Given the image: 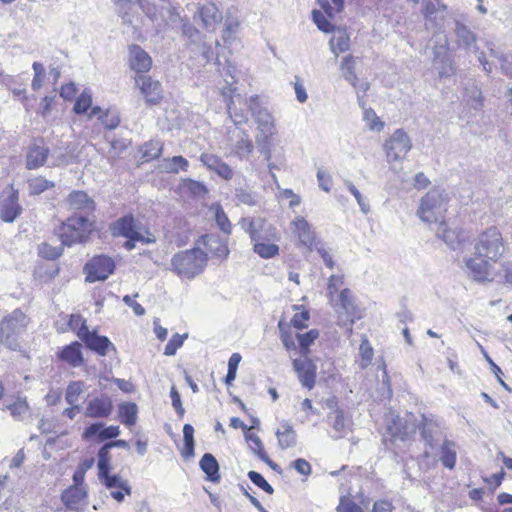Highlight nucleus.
I'll list each match as a JSON object with an SVG mask.
<instances>
[{
  "label": "nucleus",
  "mask_w": 512,
  "mask_h": 512,
  "mask_svg": "<svg viewBox=\"0 0 512 512\" xmlns=\"http://www.w3.org/2000/svg\"><path fill=\"white\" fill-rule=\"evenodd\" d=\"M136 84L148 103L156 104L162 98L161 84L151 77L140 75L136 78Z\"/></svg>",
  "instance_id": "20"
},
{
  "label": "nucleus",
  "mask_w": 512,
  "mask_h": 512,
  "mask_svg": "<svg viewBox=\"0 0 512 512\" xmlns=\"http://www.w3.org/2000/svg\"><path fill=\"white\" fill-rule=\"evenodd\" d=\"M339 306L347 314L348 317H357L356 305L354 303L352 293L349 289L341 290L339 296ZM354 319H351V323Z\"/></svg>",
  "instance_id": "38"
},
{
  "label": "nucleus",
  "mask_w": 512,
  "mask_h": 512,
  "mask_svg": "<svg viewBox=\"0 0 512 512\" xmlns=\"http://www.w3.org/2000/svg\"><path fill=\"white\" fill-rule=\"evenodd\" d=\"M184 449L182 455L185 458L194 456V428L190 424H185L183 427Z\"/></svg>",
  "instance_id": "45"
},
{
  "label": "nucleus",
  "mask_w": 512,
  "mask_h": 512,
  "mask_svg": "<svg viewBox=\"0 0 512 512\" xmlns=\"http://www.w3.org/2000/svg\"><path fill=\"white\" fill-rule=\"evenodd\" d=\"M355 64L356 59L352 55H347L343 58V61L340 65V70L342 72L343 77L353 86L356 85L358 80L357 75L355 73Z\"/></svg>",
  "instance_id": "40"
},
{
  "label": "nucleus",
  "mask_w": 512,
  "mask_h": 512,
  "mask_svg": "<svg viewBox=\"0 0 512 512\" xmlns=\"http://www.w3.org/2000/svg\"><path fill=\"white\" fill-rule=\"evenodd\" d=\"M158 167L162 172L177 174L179 171H187L189 162L182 156H173L171 158H163Z\"/></svg>",
  "instance_id": "31"
},
{
  "label": "nucleus",
  "mask_w": 512,
  "mask_h": 512,
  "mask_svg": "<svg viewBox=\"0 0 512 512\" xmlns=\"http://www.w3.org/2000/svg\"><path fill=\"white\" fill-rule=\"evenodd\" d=\"M181 190L193 197H203L208 193L207 187L199 181L187 178L181 183Z\"/></svg>",
  "instance_id": "39"
},
{
  "label": "nucleus",
  "mask_w": 512,
  "mask_h": 512,
  "mask_svg": "<svg viewBox=\"0 0 512 512\" xmlns=\"http://www.w3.org/2000/svg\"><path fill=\"white\" fill-rule=\"evenodd\" d=\"M91 231L87 226H58L56 235L65 246H72L78 243H84L89 239Z\"/></svg>",
  "instance_id": "15"
},
{
  "label": "nucleus",
  "mask_w": 512,
  "mask_h": 512,
  "mask_svg": "<svg viewBox=\"0 0 512 512\" xmlns=\"http://www.w3.org/2000/svg\"><path fill=\"white\" fill-rule=\"evenodd\" d=\"M467 275L475 282L487 283L494 279V267L496 262L488 258L478 256L475 253L472 256L463 258Z\"/></svg>",
  "instance_id": "6"
},
{
  "label": "nucleus",
  "mask_w": 512,
  "mask_h": 512,
  "mask_svg": "<svg viewBox=\"0 0 512 512\" xmlns=\"http://www.w3.org/2000/svg\"><path fill=\"white\" fill-rule=\"evenodd\" d=\"M344 185L346 188L350 191V193L355 197L358 205L360 206L361 210L364 213H367L369 211V204L366 202L360 191L355 187V185L349 181L345 180Z\"/></svg>",
  "instance_id": "59"
},
{
  "label": "nucleus",
  "mask_w": 512,
  "mask_h": 512,
  "mask_svg": "<svg viewBox=\"0 0 512 512\" xmlns=\"http://www.w3.org/2000/svg\"><path fill=\"white\" fill-rule=\"evenodd\" d=\"M201 244L215 257L226 258L229 254L226 243L216 235H203L197 246L200 247Z\"/></svg>",
  "instance_id": "23"
},
{
  "label": "nucleus",
  "mask_w": 512,
  "mask_h": 512,
  "mask_svg": "<svg viewBox=\"0 0 512 512\" xmlns=\"http://www.w3.org/2000/svg\"><path fill=\"white\" fill-rule=\"evenodd\" d=\"M28 324L26 315L19 309L14 310L0 323V341L11 350L19 347L18 336Z\"/></svg>",
  "instance_id": "5"
},
{
  "label": "nucleus",
  "mask_w": 512,
  "mask_h": 512,
  "mask_svg": "<svg viewBox=\"0 0 512 512\" xmlns=\"http://www.w3.org/2000/svg\"><path fill=\"white\" fill-rule=\"evenodd\" d=\"M207 253L199 246L175 254L171 260L173 271L181 278L193 279L201 274L207 265Z\"/></svg>",
  "instance_id": "2"
},
{
  "label": "nucleus",
  "mask_w": 512,
  "mask_h": 512,
  "mask_svg": "<svg viewBox=\"0 0 512 512\" xmlns=\"http://www.w3.org/2000/svg\"><path fill=\"white\" fill-rule=\"evenodd\" d=\"M99 120L102 122L106 129H115L120 123L119 116L116 113L107 111L106 113L99 116Z\"/></svg>",
  "instance_id": "62"
},
{
  "label": "nucleus",
  "mask_w": 512,
  "mask_h": 512,
  "mask_svg": "<svg viewBox=\"0 0 512 512\" xmlns=\"http://www.w3.org/2000/svg\"><path fill=\"white\" fill-rule=\"evenodd\" d=\"M62 248L60 246L54 247L48 243H42L39 246V255L48 260H54L62 255Z\"/></svg>",
  "instance_id": "55"
},
{
  "label": "nucleus",
  "mask_w": 512,
  "mask_h": 512,
  "mask_svg": "<svg viewBox=\"0 0 512 512\" xmlns=\"http://www.w3.org/2000/svg\"><path fill=\"white\" fill-rule=\"evenodd\" d=\"M437 238L441 239L450 249L456 250L469 238L468 233L460 226H438Z\"/></svg>",
  "instance_id": "14"
},
{
  "label": "nucleus",
  "mask_w": 512,
  "mask_h": 512,
  "mask_svg": "<svg viewBox=\"0 0 512 512\" xmlns=\"http://www.w3.org/2000/svg\"><path fill=\"white\" fill-rule=\"evenodd\" d=\"M387 430L393 438L400 440L407 439L411 434L415 433L414 425H408L407 421L403 422L402 418L392 413L386 418Z\"/></svg>",
  "instance_id": "22"
},
{
  "label": "nucleus",
  "mask_w": 512,
  "mask_h": 512,
  "mask_svg": "<svg viewBox=\"0 0 512 512\" xmlns=\"http://www.w3.org/2000/svg\"><path fill=\"white\" fill-rule=\"evenodd\" d=\"M227 112L234 123V127H239V125L246 123L248 120L244 111L236 107L234 98H231L230 102L227 104Z\"/></svg>",
  "instance_id": "46"
},
{
  "label": "nucleus",
  "mask_w": 512,
  "mask_h": 512,
  "mask_svg": "<svg viewBox=\"0 0 512 512\" xmlns=\"http://www.w3.org/2000/svg\"><path fill=\"white\" fill-rule=\"evenodd\" d=\"M312 15L313 21L319 30L323 31L324 33L333 31V25L328 21L323 12L314 10Z\"/></svg>",
  "instance_id": "58"
},
{
  "label": "nucleus",
  "mask_w": 512,
  "mask_h": 512,
  "mask_svg": "<svg viewBox=\"0 0 512 512\" xmlns=\"http://www.w3.org/2000/svg\"><path fill=\"white\" fill-rule=\"evenodd\" d=\"M114 261L107 256L93 257L84 267L86 281L93 283L106 280L114 271Z\"/></svg>",
  "instance_id": "10"
},
{
  "label": "nucleus",
  "mask_w": 512,
  "mask_h": 512,
  "mask_svg": "<svg viewBox=\"0 0 512 512\" xmlns=\"http://www.w3.org/2000/svg\"><path fill=\"white\" fill-rule=\"evenodd\" d=\"M443 421L432 414L422 415L420 431L423 440L425 441L426 449L424 455L428 457L430 451H433L439 444L440 440L444 437L443 435Z\"/></svg>",
  "instance_id": "7"
},
{
  "label": "nucleus",
  "mask_w": 512,
  "mask_h": 512,
  "mask_svg": "<svg viewBox=\"0 0 512 512\" xmlns=\"http://www.w3.org/2000/svg\"><path fill=\"white\" fill-rule=\"evenodd\" d=\"M440 461L442 465L452 470L457 461V446L454 441L444 438L440 445Z\"/></svg>",
  "instance_id": "27"
},
{
  "label": "nucleus",
  "mask_w": 512,
  "mask_h": 512,
  "mask_svg": "<svg viewBox=\"0 0 512 512\" xmlns=\"http://www.w3.org/2000/svg\"><path fill=\"white\" fill-rule=\"evenodd\" d=\"M331 52L338 57L350 48V38L344 31H337L329 41Z\"/></svg>",
  "instance_id": "36"
},
{
  "label": "nucleus",
  "mask_w": 512,
  "mask_h": 512,
  "mask_svg": "<svg viewBox=\"0 0 512 512\" xmlns=\"http://www.w3.org/2000/svg\"><path fill=\"white\" fill-rule=\"evenodd\" d=\"M87 493L83 486H70L61 495L64 505L73 511H80L87 505Z\"/></svg>",
  "instance_id": "19"
},
{
  "label": "nucleus",
  "mask_w": 512,
  "mask_h": 512,
  "mask_svg": "<svg viewBox=\"0 0 512 512\" xmlns=\"http://www.w3.org/2000/svg\"><path fill=\"white\" fill-rule=\"evenodd\" d=\"M278 445L281 449L293 448L296 446L297 435L288 422H283L275 432Z\"/></svg>",
  "instance_id": "28"
},
{
  "label": "nucleus",
  "mask_w": 512,
  "mask_h": 512,
  "mask_svg": "<svg viewBox=\"0 0 512 512\" xmlns=\"http://www.w3.org/2000/svg\"><path fill=\"white\" fill-rule=\"evenodd\" d=\"M319 332L316 329H312L304 334H297L299 345L302 349L303 356L308 353V347L318 338Z\"/></svg>",
  "instance_id": "53"
},
{
  "label": "nucleus",
  "mask_w": 512,
  "mask_h": 512,
  "mask_svg": "<svg viewBox=\"0 0 512 512\" xmlns=\"http://www.w3.org/2000/svg\"><path fill=\"white\" fill-rule=\"evenodd\" d=\"M79 338L90 350L102 356H105L109 349H115L112 342L106 336H100L96 331L82 329L79 333Z\"/></svg>",
  "instance_id": "16"
},
{
  "label": "nucleus",
  "mask_w": 512,
  "mask_h": 512,
  "mask_svg": "<svg viewBox=\"0 0 512 512\" xmlns=\"http://www.w3.org/2000/svg\"><path fill=\"white\" fill-rule=\"evenodd\" d=\"M28 185L30 193L38 195L48 188L53 187L54 183L46 180L43 177H35L28 181Z\"/></svg>",
  "instance_id": "50"
},
{
  "label": "nucleus",
  "mask_w": 512,
  "mask_h": 512,
  "mask_svg": "<svg viewBox=\"0 0 512 512\" xmlns=\"http://www.w3.org/2000/svg\"><path fill=\"white\" fill-rule=\"evenodd\" d=\"M373 348L366 336L363 337L359 347V366L362 369L367 368L373 360Z\"/></svg>",
  "instance_id": "43"
},
{
  "label": "nucleus",
  "mask_w": 512,
  "mask_h": 512,
  "mask_svg": "<svg viewBox=\"0 0 512 512\" xmlns=\"http://www.w3.org/2000/svg\"><path fill=\"white\" fill-rule=\"evenodd\" d=\"M199 465L210 481L216 482L220 479L219 464L212 454L205 453L202 456Z\"/></svg>",
  "instance_id": "32"
},
{
  "label": "nucleus",
  "mask_w": 512,
  "mask_h": 512,
  "mask_svg": "<svg viewBox=\"0 0 512 512\" xmlns=\"http://www.w3.org/2000/svg\"><path fill=\"white\" fill-rule=\"evenodd\" d=\"M327 419L329 423L332 425L334 431L337 433L335 436L339 438L343 433L347 430V421L344 418L343 411L340 409H335L334 412L328 414Z\"/></svg>",
  "instance_id": "41"
},
{
  "label": "nucleus",
  "mask_w": 512,
  "mask_h": 512,
  "mask_svg": "<svg viewBox=\"0 0 512 512\" xmlns=\"http://www.w3.org/2000/svg\"><path fill=\"white\" fill-rule=\"evenodd\" d=\"M130 144V140L123 137L111 140V148L108 151L109 158H118L129 147Z\"/></svg>",
  "instance_id": "49"
},
{
  "label": "nucleus",
  "mask_w": 512,
  "mask_h": 512,
  "mask_svg": "<svg viewBox=\"0 0 512 512\" xmlns=\"http://www.w3.org/2000/svg\"><path fill=\"white\" fill-rule=\"evenodd\" d=\"M498 61L500 64V70L501 72L509 77L512 78V55L509 54H501L498 57Z\"/></svg>",
  "instance_id": "64"
},
{
  "label": "nucleus",
  "mask_w": 512,
  "mask_h": 512,
  "mask_svg": "<svg viewBox=\"0 0 512 512\" xmlns=\"http://www.w3.org/2000/svg\"><path fill=\"white\" fill-rule=\"evenodd\" d=\"M384 149L388 163L397 162L403 160L412 149V142L404 130L397 129L386 141Z\"/></svg>",
  "instance_id": "9"
},
{
  "label": "nucleus",
  "mask_w": 512,
  "mask_h": 512,
  "mask_svg": "<svg viewBox=\"0 0 512 512\" xmlns=\"http://www.w3.org/2000/svg\"><path fill=\"white\" fill-rule=\"evenodd\" d=\"M110 447H108L107 444H105L103 447L99 449L98 452V474H105L106 471H110V462H111V456H110Z\"/></svg>",
  "instance_id": "48"
},
{
  "label": "nucleus",
  "mask_w": 512,
  "mask_h": 512,
  "mask_svg": "<svg viewBox=\"0 0 512 512\" xmlns=\"http://www.w3.org/2000/svg\"><path fill=\"white\" fill-rule=\"evenodd\" d=\"M337 512H364L363 509L347 497H341L336 508Z\"/></svg>",
  "instance_id": "61"
},
{
  "label": "nucleus",
  "mask_w": 512,
  "mask_h": 512,
  "mask_svg": "<svg viewBox=\"0 0 512 512\" xmlns=\"http://www.w3.org/2000/svg\"><path fill=\"white\" fill-rule=\"evenodd\" d=\"M200 160L204 166L214 172H216L218 165L223 164V161L219 157L210 153H203L200 157Z\"/></svg>",
  "instance_id": "63"
},
{
  "label": "nucleus",
  "mask_w": 512,
  "mask_h": 512,
  "mask_svg": "<svg viewBox=\"0 0 512 512\" xmlns=\"http://www.w3.org/2000/svg\"><path fill=\"white\" fill-rule=\"evenodd\" d=\"M113 411V404L108 396L96 397L87 403L85 415L89 418H106Z\"/></svg>",
  "instance_id": "21"
},
{
  "label": "nucleus",
  "mask_w": 512,
  "mask_h": 512,
  "mask_svg": "<svg viewBox=\"0 0 512 512\" xmlns=\"http://www.w3.org/2000/svg\"><path fill=\"white\" fill-rule=\"evenodd\" d=\"M49 154V149L43 146H33L30 148L28 155L26 166L28 169H36L42 166Z\"/></svg>",
  "instance_id": "34"
},
{
  "label": "nucleus",
  "mask_w": 512,
  "mask_h": 512,
  "mask_svg": "<svg viewBox=\"0 0 512 512\" xmlns=\"http://www.w3.org/2000/svg\"><path fill=\"white\" fill-rule=\"evenodd\" d=\"M321 8L324 10L325 14L329 17H333L335 14L339 13L344 4V0H317Z\"/></svg>",
  "instance_id": "52"
},
{
  "label": "nucleus",
  "mask_w": 512,
  "mask_h": 512,
  "mask_svg": "<svg viewBox=\"0 0 512 512\" xmlns=\"http://www.w3.org/2000/svg\"><path fill=\"white\" fill-rule=\"evenodd\" d=\"M11 413V415L15 419H22L23 416L28 412V404L25 400H17L13 404L7 407Z\"/></svg>",
  "instance_id": "60"
},
{
  "label": "nucleus",
  "mask_w": 512,
  "mask_h": 512,
  "mask_svg": "<svg viewBox=\"0 0 512 512\" xmlns=\"http://www.w3.org/2000/svg\"><path fill=\"white\" fill-rule=\"evenodd\" d=\"M187 335H180L178 333L174 334L169 342L166 344L164 354L167 356H173L176 354V351L183 345L184 339Z\"/></svg>",
  "instance_id": "56"
},
{
  "label": "nucleus",
  "mask_w": 512,
  "mask_h": 512,
  "mask_svg": "<svg viewBox=\"0 0 512 512\" xmlns=\"http://www.w3.org/2000/svg\"><path fill=\"white\" fill-rule=\"evenodd\" d=\"M92 104V96L89 92L83 91L77 98L74 111L77 114L86 113Z\"/></svg>",
  "instance_id": "54"
},
{
  "label": "nucleus",
  "mask_w": 512,
  "mask_h": 512,
  "mask_svg": "<svg viewBox=\"0 0 512 512\" xmlns=\"http://www.w3.org/2000/svg\"><path fill=\"white\" fill-rule=\"evenodd\" d=\"M83 383L80 381H74L69 383L66 389L65 400L68 404H77L80 394L83 392Z\"/></svg>",
  "instance_id": "47"
},
{
  "label": "nucleus",
  "mask_w": 512,
  "mask_h": 512,
  "mask_svg": "<svg viewBox=\"0 0 512 512\" xmlns=\"http://www.w3.org/2000/svg\"><path fill=\"white\" fill-rule=\"evenodd\" d=\"M67 202L71 209L81 210V209H93V201L89 198V196L83 191H74L72 192Z\"/></svg>",
  "instance_id": "37"
},
{
  "label": "nucleus",
  "mask_w": 512,
  "mask_h": 512,
  "mask_svg": "<svg viewBox=\"0 0 512 512\" xmlns=\"http://www.w3.org/2000/svg\"><path fill=\"white\" fill-rule=\"evenodd\" d=\"M228 139L234 147V152L240 158L249 155L253 151V143L249 134L240 127H233L228 130Z\"/></svg>",
  "instance_id": "17"
},
{
  "label": "nucleus",
  "mask_w": 512,
  "mask_h": 512,
  "mask_svg": "<svg viewBox=\"0 0 512 512\" xmlns=\"http://www.w3.org/2000/svg\"><path fill=\"white\" fill-rule=\"evenodd\" d=\"M248 478L253 484L264 490L266 493H274L273 487L264 479V477L260 473L256 471H249Z\"/></svg>",
  "instance_id": "57"
},
{
  "label": "nucleus",
  "mask_w": 512,
  "mask_h": 512,
  "mask_svg": "<svg viewBox=\"0 0 512 512\" xmlns=\"http://www.w3.org/2000/svg\"><path fill=\"white\" fill-rule=\"evenodd\" d=\"M454 35L456 37V42L459 47H464L465 49L468 50H477L476 35L465 24L461 23L460 21L455 22Z\"/></svg>",
  "instance_id": "25"
},
{
  "label": "nucleus",
  "mask_w": 512,
  "mask_h": 512,
  "mask_svg": "<svg viewBox=\"0 0 512 512\" xmlns=\"http://www.w3.org/2000/svg\"><path fill=\"white\" fill-rule=\"evenodd\" d=\"M112 234L127 238L124 242V247L127 250H132L135 247V242L147 244L156 241L155 235L147 230L146 226H114Z\"/></svg>",
  "instance_id": "11"
},
{
  "label": "nucleus",
  "mask_w": 512,
  "mask_h": 512,
  "mask_svg": "<svg viewBox=\"0 0 512 512\" xmlns=\"http://www.w3.org/2000/svg\"><path fill=\"white\" fill-rule=\"evenodd\" d=\"M296 229L294 231L296 237V243L299 246H303L308 251H311L313 248H318V241L316 239L315 233L311 230L310 226H295Z\"/></svg>",
  "instance_id": "29"
},
{
  "label": "nucleus",
  "mask_w": 512,
  "mask_h": 512,
  "mask_svg": "<svg viewBox=\"0 0 512 512\" xmlns=\"http://www.w3.org/2000/svg\"><path fill=\"white\" fill-rule=\"evenodd\" d=\"M199 17L201 26L208 32H214L223 20L221 9L214 1H207L199 5L195 19Z\"/></svg>",
  "instance_id": "12"
},
{
  "label": "nucleus",
  "mask_w": 512,
  "mask_h": 512,
  "mask_svg": "<svg viewBox=\"0 0 512 512\" xmlns=\"http://www.w3.org/2000/svg\"><path fill=\"white\" fill-rule=\"evenodd\" d=\"M475 254L498 262L505 251L502 234L496 226H490L482 232L474 245Z\"/></svg>",
  "instance_id": "3"
},
{
  "label": "nucleus",
  "mask_w": 512,
  "mask_h": 512,
  "mask_svg": "<svg viewBox=\"0 0 512 512\" xmlns=\"http://www.w3.org/2000/svg\"><path fill=\"white\" fill-rule=\"evenodd\" d=\"M235 197L241 204L255 206L259 203V197L250 187H238L235 190Z\"/></svg>",
  "instance_id": "42"
},
{
  "label": "nucleus",
  "mask_w": 512,
  "mask_h": 512,
  "mask_svg": "<svg viewBox=\"0 0 512 512\" xmlns=\"http://www.w3.org/2000/svg\"><path fill=\"white\" fill-rule=\"evenodd\" d=\"M293 367L298 375L299 381L302 386L311 390L316 382V366L306 356L293 361Z\"/></svg>",
  "instance_id": "18"
},
{
  "label": "nucleus",
  "mask_w": 512,
  "mask_h": 512,
  "mask_svg": "<svg viewBox=\"0 0 512 512\" xmlns=\"http://www.w3.org/2000/svg\"><path fill=\"white\" fill-rule=\"evenodd\" d=\"M162 150L163 144L160 141L151 140L142 146V158L146 161L153 160L161 155Z\"/></svg>",
  "instance_id": "44"
},
{
  "label": "nucleus",
  "mask_w": 512,
  "mask_h": 512,
  "mask_svg": "<svg viewBox=\"0 0 512 512\" xmlns=\"http://www.w3.org/2000/svg\"><path fill=\"white\" fill-rule=\"evenodd\" d=\"M363 120L372 131H381L384 128V123L379 119L373 109L364 110Z\"/></svg>",
  "instance_id": "51"
},
{
  "label": "nucleus",
  "mask_w": 512,
  "mask_h": 512,
  "mask_svg": "<svg viewBox=\"0 0 512 512\" xmlns=\"http://www.w3.org/2000/svg\"><path fill=\"white\" fill-rule=\"evenodd\" d=\"M81 347L79 342H73L60 351L59 358L72 367H79L84 361Z\"/></svg>",
  "instance_id": "26"
},
{
  "label": "nucleus",
  "mask_w": 512,
  "mask_h": 512,
  "mask_svg": "<svg viewBox=\"0 0 512 512\" xmlns=\"http://www.w3.org/2000/svg\"><path fill=\"white\" fill-rule=\"evenodd\" d=\"M251 115L256 123V135L255 141L258 146L259 152L269 162L268 167L270 169L273 178H276L272 172L273 169H278L279 166L275 163L270 162L272 158V140L276 134V123L271 112L266 107L254 106L251 107Z\"/></svg>",
  "instance_id": "1"
},
{
  "label": "nucleus",
  "mask_w": 512,
  "mask_h": 512,
  "mask_svg": "<svg viewBox=\"0 0 512 512\" xmlns=\"http://www.w3.org/2000/svg\"><path fill=\"white\" fill-rule=\"evenodd\" d=\"M119 419L125 426H133L137 421L138 407L133 402H124L119 405Z\"/></svg>",
  "instance_id": "35"
},
{
  "label": "nucleus",
  "mask_w": 512,
  "mask_h": 512,
  "mask_svg": "<svg viewBox=\"0 0 512 512\" xmlns=\"http://www.w3.org/2000/svg\"><path fill=\"white\" fill-rule=\"evenodd\" d=\"M264 226H249V234L254 242V252L261 258L269 259L276 256L279 252L278 245L271 243L270 240L275 238V232L271 227L265 235L262 233Z\"/></svg>",
  "instance_id": "8"
},
{
  "label": "nucleus",
  "mask_w": 512,
  "mask_h": 512,
  "mask_svg": "<svg viewBox=\"0 0 512 512\" xmlns=\"http://www.w3.org/2000/svg\"><path fill=\"white\" fill-rule=\"evenodd\" d=\"M18 193L12 186H8L0 195V218L4 222H12L20 213Z\"/></svg>",
  "instance_id": "13"
},
{
  "label": "nucleus",
  "mask_w": 512,
  "mask_h": 512,
  "mask_svg": "<svg viewBox=\"0 0 512 512\" xmlns=\"http://www.w3.org/2000/svg\"><path fill=\"white\" fill-rule=\"evenodd\" d=\"M129 53L130 66L133 70L142 73L147 72L151 68V58L140 46H131Z\"/></svg>",
  "instance_id": "24"
},
{
  "label": "nucleus",
  "mask_w": 512,
  "mask_h": 512,
  "mask_svg": "<svg viewBox=\"0 0 512 512\" xmlns=\"http://www.w3.org/2000/svg\"><path fill=\"white\" fill-rule=\"evenodd\" d=\"M447 201V194L442 188H433L426 193L421 199L418 209V215L423 222L428 224L440 223L443 224L444 220L440 219L441 213L444 210V205Z\"/></svg>",
  "instance_id": "4"
},
{
  "label": "nucleus",
  "mask_w": 512,
  "mask_h": 512,
  "mask_svg": "<svg viewBox=\"0 0 512 512\" xmlns=\"http://www.w3.org/2000/svg\"><path fill=\"white\" fill-rule=\"evenodd\" d=\"M98 477L101 483L104 484L108 489L119 488L122 491H124L127 495H130L132 493L128 481L123 479L119 475H111L109 471H106L105 474H98Z\"/></svg>",
  "instance_id": "33"
},
{
  "label": "nucleus",
  "mask_w": 512,
  "mask_h": 512,
  "mask_svg": "<svg viewBox=\"0 0 512 512\" xmlns=\"http://www.w3.org/2000/svg\"><path fill=\"white\" fill-rule=\"evenodd\" d=\"M115 5L123 23L132 25L138 14V4L133 0H115Z\"/></svg>",
  "instance_id": "30"
}]
</instances>
